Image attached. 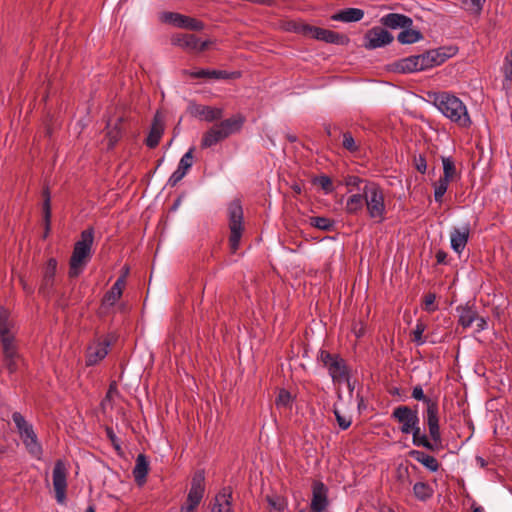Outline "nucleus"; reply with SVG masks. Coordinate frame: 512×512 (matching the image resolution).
<instances>
[{"label": "nucleus", "mask_w": 512, "mask_h": 512, "mask_svg": "<svg viewBox=\"0 0 512 512\" xmlns=\"http://www.w3.org/2000/svg\"><path fill=\"white\" fill-rule=\"evenodd\" d=\"M397 479L404 488H407L411 484L409 470L407 466L400 465L397 468Z\"/></svg>", "instance_id": "51"}, {"label": "nucleus", "mask_w": 512, "mask_h": 512, "mask_svg": "<svg viewBox=\"0 0 512 512\" xmlns=\"http://www.w3.org/2000/svg\"><path fill=\"white\" fill-rule=\"evenodd\" d=\"M310 226L325 232L335 231V221L323 216H312L309 218Z\"/></svg>", "instance_id": "37"}, {"label": "nucleus", "mask_w": 512, "mask_h": 512, "mask_svg": "<svg viewBox=\"0 0 512 512\" xmlns=\"http://www.w3.org/2000/svg\"><path fill=\"white\" fill-rule=\"evenodd\" d=\"M426 330V324L422 321H418L415 329L412 331L411 340L416 343V345H422L426 342V338L423 336L424 331Z\"/></svg>", "instance_id": "45"}, {"label": "nucleus", "mask_w": 512, "mask_h": 512, "mask_svg": "<svg viewBox=\"0 0 512 512\" xmlns=\"http://www.w3.org/2000/svg\"><path fill=\"white\" fill-rule=\"evenodd\" d=\"M0 341L2 344L3 354H17L15 345V337L11 331L0 333Z\"/></svg>", "instance_id": "39"}, {"label": "nucleus", "mask_w": 512, "mask_h": 512, "mask_svg": "<svg viewBox=\"0 0 512 512\" xmlns=\"http://www.w3.org/2000/svg\"><path fill=\"white\" fill-rule=\"evenodd\" d=\"M188 112L191 116L203 118L207 122H214L223 117V109L200 105L194 101L189 103Z\"/></svg>", "instance_id": "16"}, {"label": "nucleus", "mask_w": 512, "mask_h": 512, "mask_svg": "<svg viewBox=\"0 0 512 512\" xmlns=\"http://www.w3.org/2000/svg\"><path fill=\"white\" fill-rule=\"evenodd\" d=\"M365 204L364 192L362 194L351 195L346 202L345 211L348 214L355 215L362 211Z\"/></svg>", "instance_id": "35"}, {"label": "nucleus", "mask_w": 512, "mask_h": 512, "mask_svg": "<svg viewBox=\"0 0 512 512\" xmlns=\"http://www.w3.org/2000/svg\"><path fill=\"white\" fill-rule=\"evenodd\" d=\"M475 321L477 322V330L478 331H482V330L486 329L487 322L484 317H481L477 314V318L475 319Z\"/></svg>", "instance_id": "64"}, {"label": "nucleus", "mask_w": 512, "mask_h": 512, "mask_svg": "<svg viewBox=\"0 0 512 512\" xmlns=\"http://www.w3.org/2000/svg\"><path fill=\"white\" fill-rule=\"evenodd\" d=\"M19 357V354H3V367L8 370L10 374H13L17 371L18 365L16 363V359Z\"/></svg>", "instance_id": "50"}, {"label": "nucleus", "mask_w": 512, "mask_h": 512, "mask_svg": "<svg viewBox=\"0 0 512 512\" xmlns=\"http://www.w3.org/2000/svg\"><path fill=\"white\" fill-rule=\"evenodd\" d=\"M328 506V488L322 481H313L310 508H312L314 512H324Z\"/></svg>", "instance_id": "15"}, {"label": "nucleus", "mask_w": 512, "mask_h": 512, "mask_svg": "<svg viewBox=\"0 0 512 512\" xmlns=\"http://www.w3.org/2000/svg\"><path fill=\"white\" fill-rule=\"evenodd\" d=\"M334 415H335V418H336V421L339 425V427L342 429V430H346L348 429L350 426H351V419L350 418H346L345 416L341 415V413L339 412L338 409L334 408Z\"/></svg>", "instance_id": "56"}, {"label": "nucleus", "mask_w": 512, "mask_h": 512, "mask_svg": "<svg viewBox=\"0 0 512 512\" xmlns=\"http://www.w3.org/2000/svg\"><path fill=\"white\" fill-rule=\"evenodd\" d=\"M56 269L57 260L55 258H50L42 270V279L38 293L46 299H49L53 292Z\"/></svg>", "instance_id": "14"}, {"label": "nucleus", "mask_w": 512, "mask_h": 512, "mask_svg": "<svg viewBox=\"0 0 512 512\" xmlns=\"http://www.w3.org/2000/svg\"><path fill=\"white\" fill-rule=\"evenodd\" d=\"M132 473L138 486H142L146 483L147 475L149 473V461L145 454H139L137 456Z\"/></svg>", "instance_id": "26"}, {"label": "nucleus", "mask_w": 512, "mask_h": 512, "mask_svg": "<svg viewBox=\"0 0 512 512\" xmlns=\"http://www.w3.org/2000/svg\"><path fill=\"white\" fill-rule=\"evenodd\" d=\"M456 311L459 314L458 322L463 328L470 327L477 318V310L473 303L467 302L465 305H460L456 308Z\"/></svg>", "instance_id": "28"}, {"label": "nucleus", "mask_w": 512, "mask_h": 512, "mask_svg": "<svg viewBox=\"0 0 512 512\" xmlns=\"http://www.w3.org/2000/svg\"><path fill=\"white\" fill-rule=\"evenodd\" d=\"M193 152L194 148H190L180 159V162L178 164V167L176 171L171 175V177L168 179L167 184L170 187H175L187 174L189 169L193 165Z\"/></svg>", "instance_id": "19"}, {"label": "nucleus", "mask_w": 512, "mask_h": 512, "mask_svg": "<svg viewBox=\"0 0 512 512\" xmlns=\"http://www.w3.org/2000/svg\"><path fill=\"white\" fill-rule=\"evenodd\" d=\"M313 28L314 26L309 24L292 22L290 23L289 30H292L293 32L301 34L303 36L311 37L313 33Z\"/></svg>", "instance_id": "49"}, {"label": "nucleus", "mask_w": 512, "mask_h": 512, "mask_svg": "<svg viewBox=\"0 0 512 512\" xmlns=\"http://www.w3.org/2000/svg\"><path fill=\"white\" fill-rule=\"evenodd\" d=\"M342 146L349 152H356L359 149V147L356 145L355 140L350 132H345L343 134Z\"/></svg>", "instance_id": "53"}, {"label": "nucleus", "mask_w": 512, "mask_h": 512, "mask_svg": "<svg viewBox=\"0 0 512 512\" xmlns=\"http://www.w3.org/2000/svg\"><path fill=\"white\" fill-rule=\"evenodd\" d=\"M457 53L456 47H439L416 55L420 71H424L443 64L447 59Z\"/></svg>", "instance_id": "8"}, {"label": "nucleus", "mask_w": 512, "mask_h": 512, "mask_svg": "<svg viewBox=\"0 0 512 512\" xmlns=\"http://www.w3.org/2000/svg\"><path fill=\"white\" fill-rule=\"evenodd\" d=\"M12 420L15 423L19 433L22 432L25 428L32 426L25 420L24 416L20 412H14L12 414Z\"/></svg>", "instance_id": "54"}, {"label": "nucleus", "mask_w": 512, "mask_h": 512, "mask_svg": "<svg viewBox=\"0 0 512 512\" xmlns=\"http://www.w3.org/2000/svg\"><path fill=\"white\" fill-rule=\"evenodd\" d=\"M22 441L27 438H31L32 436L36 435V433L33 430V427L30 426L28 428H25L22 432L19 433Z\"/></svg>", "instance_id": "63"}, {"label": "nucleus", "mask_w": 512, "mask_h": 512, "mask_svg": "<svg viewBox=\"0 0 512 512\" xmlns=\"http://www.w3.org/2000/svg\"><path fill=\"white\" fill-rule=\"evenodd\" d=\"M53 487L57 502L63 503L66 499L67 469L65 463L61 459L55 462L53 468Z\"/></svg>", "instance_id": "13"}, {"label": "nucleus", "mask_w": 512, "mask_h": 512, "mask_svg": "<svg viewBox=\"0 0 512 512\" xmlns=\"http://www.w3.org/2000/svg\"><path fill=\"white\" fill-rule=\"evenodd\" d=\"M414 162H415V168L417 169V171L424 174L427 169V163H426L425 157L420 154L418 157H414Z\"/></svg>", "instance_id": "57"}, {"label": "nucleus", "mask_w": 512, "mask_h": 512, "mask_svg": "<svg viewBox=\"0 0 512 512\" xmlns=\"http://www.w3.org/2000/svg\"><path fill=\"white\" fill-rule=\"evenodd\" d=\"M391 417L401 424L400 431L403 434H412V442L417 447H423L429 451H438L442 446L441 431L439 430V440H429L427 435L422 433L420 428V418L418 416V405L410 407L400 405L394 408Z\"/></svg>", "instance_id": "1"}, {"label": "nucleus", "mask_w": 512, "mask_h": 512, "mask_svg": "<svg viewBox=\"0 0 512 512\" xmlns=\"http://www.w3.org/2000/svg\"><path fill=\"white\" fill-rule=\"evenodd\" d=\"M183 73L189 75L191 78H206V79H238L241 77V72L233 71L228 72L225 70H210V69H200L198 71H188L183 70Z\"/></svg>", "instance_id": "17"}, {"label": "nucleus", "mask_w": 512, "mask_h": 512, "mask_svg": "<svg viewBox=\"0 0 512 512\" xmlns=\"http://www.w3.org/2000/svg\"><path fill=\"white\" fill-rule=\"evenodd\" d=\"M423 39V34L419 30L412 29L411 27L403 28L398 36L397 40L401 44H413Z\"/></svg>", "instance_id": "36"}, {"label": "nucleus", "mask_w": 512, "mask_h": 512, "mask_svg": "<svg viewBox=\"0 0 512 512\" xmlns=\"http://www.w3.org/2000/svg\"><path fill=\"white\" fill-rule=\"evenodd\" d=\"M411 396L413 399L422 401L425 404L424 419L430 438L435 441L439 440V405L437 399L425 395L421 385L413 387Z\"/></svg>", "instance_id": "4"}, {"label": "nucleus", "mask_w": 512, "mask_h": 512, "mask_svg": "<svg viewBox=\"0 0 512 512\" xmlns=\"http://www.w3.org/2000/svg\"><path fill=\"white\" fill-rule=\"evenodd\" d=\"M389 70L401 74L418 72L420 71L418 58L416 55H411L409 57L399 59L389 65Z\"/></svg>", "instance_id": "23"}, {"label": "nucleus", "mask_w": 512, "mask_h": 512, "mask_svg": "<svg viewBox=\"0 0 512 512\" xmlns=\"http://www.w3.org/2000/svg\"><path fill=\"white\" fill-rule=\"evenodd\" d=\"M434 105L451 121L461 127H467L471 121L463 102L447 92L435 94Z\"/></svg>", "instance_id": "2"}, {"label": "nucleus", "mask_w": 512, "mask_h": 512, "mask_svg": "<svg viewBox=\"0 0 512 512\" xmlns=\"http://www.w3.org/2000/svg\"><path fill=\"white\" fill-rule=\"evenodd\" d=\"M364 47L368 50H373L393 42V35L386 29L376 26L369 29L364 35Z\"/></svg>", "instance_id": "12"}, {"label": "nucleus", "mask_w": 512, "mask_h": 512, "mask_svg": "<svg viewBox=\"0 0 512 512\" xmlns=\"http://www.w3.org/2000/svg\"><path fill=\"white\" fill-rule=\"evenodd\" d=\"M293 402L292 395L289 391L285 389H280L277 398L275 400V405L280 408H291Z\"/></svg>", "instance_id": "44"}, {"label": "nucleus", "mask_w": 512, "mask_h": 512, "mask_svg": "<svg viewBox=\"0 0 512 512\" xmlns=\"http://www.w3.org/2000/svg\"><path fill=\"white\" fill-rule=\"evenodd\" d=\"M93 241L94 229L92 227L81 232L80 240L74 244L73 252L69 261L68 276L70 278H76L81 274L91 256Z\"/></svg>", "instance_id": "3"}, {"label": "nucleus", "mask_w": 512, "mask_h": 512, "mask_svg": "<svg viewBox=\"0 0 512 512\" xmlns=\"http://www.w3.org/2000/svg\"><path fill=\"white\" fill-rule=\"evenodd\" d=\"M486 0H462L465 9L472 14L480 15Z\"/></svg>", "instance_id": "46"}, {"label": "nucleus", "mask_w": 512, "mask_h": 512, "mask_svg": "<svg viewBox=\"0 0 512 512\" xmlns=\"http://www.w3.org/2000/svg\"><path fill=\"white\" fill-rule=\"evenodd\" d=\"M228 138L220 123L214 124L204 134L201 140L202 148H210Z\"/></svg>", "instance_id": "20"}, {"label": "nucleus", "mask_w": 512, "mask_h": 512, "mask_svg": "<svg viewBox=\"0 0 512 512\" xmlns=\"http://www.w3.org/2000/svg\"><path fill=\"white\" fill-rule=\"evenodd\" d=\"M313 184L319 185L326 194L334 191L332 180L327 175H320L315 177L313 179Z\"/></svg>", "instance_id": "47"}, {"label": "nucleus", "mask_w": 512, "mask_h": 512, "mask_svg": "<svg viewBox=\"0 0 512 512\" xmlns=\"http://www.w3.org/2000/svg\"><path fill=\"white\" fill-rule=\"evenodd\" d=\"M171 43L186 50L194 51L197 49L199 39L193 34H176L172 36Z\"/></svg>", "instance_id": "34"}, {"label": "nucleus", "mask_w": 512, "mask_h": 512, "mask_svg": "<svg viewBox=\"0 0 512 512\" xmlns=\"http://www.w3.org/2000/svg\"><path fill=\"white\" fill-rule=\"evenodd\" d=\"M313 28L314 26L309 24L292 22L290 23L289 30H292L293 32L301 34L303 36L311 37L313 33Z\"/></svg>", "instance_id": "48"}, {"label": "nucleus", "mask_w": 512, "mask_h": 512, "mask_svg": "<svg viewBox=\"0 0 512 512\" xmlns=\"http://www.w3.org/2000/svg\"><path fill=\"white\" fill-rule=\"evenodd\" d=\"M42 198H43V220L45 225V233L44 237L50 232L51 227V194L48 186H45L42 190Z\"/></svg>", "instance_id": "33"}, {"label": "nucleus", "mask_w": 512, "mask_h": 512, "mask_svg": "<svg viewBox=\"0 0 512 512\" xmlns=\"http://www.w3.org/2000/svg\"><path fill=\"white\" fill-rule=\"evenodd\" d=\"M125 118L123 116L118 117L114 123L110 121L107 123L106 139L108 140L107 149L111 150L120 141L123 135V123Z\"/></svg>", "instance_id": "21"}, {"label": "nucleus", "mask_w": 512, "mask_h": 512, "mask_svg": "<svg viewBox=\"0 0 512 512\" xmlns=\"http://www.w3.org/2000/svg\"><path fill=\"white\" fill-rule=\"evenodd\" d=\"M311 38L336 45H347L350 39L347 35L329 29L314 26Z\"/></svg>", "instance_id": "18"}, {"label": "nucleus", "mask_w": 512, "mask_h": 512, "mask_svg": "<svg viewBox=\"0 0 512 512\" xmlns=\"http://www.w3.org/2000/svg\"><path fill=\"white\" fill-rule=\"evenodd\" d=\"M106 435L116 450H120L119 440L111 427H106Z\"/></svg>", "instance_id": "58"}, {"label": "nucleus", "mask_w": 512, "mask_h": 512, "mask_svg": "<svg viewBox=\"0 0 512 512\" xmlns=\"http://www.w3.org/2000/svg\"><path fill=\"white\" fill-rule=\"evenodd\" d=\"M266 500H267L268 504H269L272 508H274V509H276V510H278V511H281V510H283V509H284V505H283V503L279 502L277 499H274V498H273V497H271V496H267V497H266Z\"/></svg>", "instance_id": "61"}, {"label": "nucleus", "mask_w": 512, "mask_h": 512, "mask_svg": "<svg viewBox=\"0 0 512 512\" xmlns=\"http://www.w3.org/2000/svg\"><path fill=\"white\" fill-rule=\"evenodd\" d=\"M10 328L9 312L4 307H0V333L10 331Z\"/></svg>", "instance_id": "52"}, {"label": "nucleus", "mask_w": 512, "mask_h": 512, "mask_svg": "<svg viewBox=\"0 0 512 512\" xmlns=\"http://www.w3.org/2000/svg\"><path fill=\"white\" fill-rule=\"evenodd\" d=\"M436 295L434 293H428L425 295L423 300V309L427 312H433L437 309L435 306Z\"/></svg>", "instance_id": "55"}, {"label": "nucleus", "mask_w": 512, "mask_h": 512, "mask_svg": "<svg viewBox=\"0 0 512 512\" xmlns=\"http://www.w3.org/2000/svg\"><path fill=\"white\" fill-rule=\"evenodd\" d=\"M380 23L390 29L412 27L413 20L409 16L399 13H389L380 19Z\"/></svg>", "instance_id": "22"}, {"label": "nucleus", "mask_w": 512, "mask_h": 512, "mask_svg": "<svg viewBox=\"0 0 512 512\" xmlns=\"http://www.w3.org/2000/svg\"><path fill=\"white\" fill-rule=\"evenodd\" d=\"M365 205L370 218L377 223L385 220L386 207L382 188L376 183H367L364 187Z\"/></svg>", "instance_id": "5"}, {"label": "nucleus", "mask_w": 512, "mask_h": 512, "mask_svg": "<svg viewBox=\"0 0 512 512\" xmlns=\"http://www.w3.org/2000/svg\"><path fill=\"white\" fill-rule=\"evenodd\" d=\"M364 17V11L359 8H345L343 10H340L339 12L333 14L331 16V19L334 21H341V22H358L362 20Z\"/></svg>", "instance_id": "29"}, {"label": "nucleus", "mask_w": 512, "mask_h": 512, "mask_svg": "<svg viewBox=\"0 0 512 512\" xmlns=\"http://www.w3.org/2000/svg\"><path fill=\"white\" fill-rule=\"evenodd\" d=\"M443 163V178L452 181L456 176L455 163L451 157H442Z\"/></svg>", "instance_id": "42"}, {"label": "nucleus", "mask_w": 512, "mask_h": 512, "mask_svg": "<svg viewBox=\"0 0 512 512\" xmlns=\"http://www.w3.org/2000/svg\"><path fill=\"white\" fill-rule=\"evenodd\" d=\"M116 340V335L109 333L103 338H99L91 345H89L86 353V365L93 366L103 360L108 354L109 347L113 345Z\"/></svg>", "instance_id": "10"}, {"label": "nucleus", "mask_w": 512, "mask_h": 512, "mask_svg": "<svg viewBox=\"0 0 512 512\" xmlns=\"http://www.w3.org/2000/svg\"><path fill=\"white\" fill-rule=\"evenodd\" d=\"M318 361L328 369L333 382H342L349 378V368L346 361L339 354H332L326 350H320Z\"/></svg>", "instance_id": "7"}, {"label": "nucleus", "mask_w": 512, "mask_h": 512, "mask_svg": "<svg viewBox=\"0 0 512 512\" xmlns=\"http://www.w3.org/2000/svg\"><path fill=\"white\" fill-rule=\"evenodd\" d=\"M126 286V274H122L111 289L107 291L102 299V305L114 306L115 303L121 298L123 290Z\"/></svg>", "instance_id": "24"}, {"label": "nucleus", "mask_w": 512, "mask_h": 512, "mask_svg": "<svg viewBox=\"0 0 512 512\" xmlns=\"http://www.w3.org/2000/svg\"><path fill=\"white\" fill-rule=\"evenodd\" d=\"M245 121V116L239 113L233 115L228 119L222 120L219 123L222 126L223 130L227 133V136L229 137L232 134L240 132Z\"/></svg>", "instance_id": "31"}, {"label": "nucleus", "mask_w": 512, "mask_h": 512, "mask_svg": "<svg viewBox=\"0 0 512 512\" xmlns=\"http://www.w3.org/2000/svg\"><path fill=\"white\" fill-rule=\"evenodd\" d=\"M435 257H436L437 264H446L447 263V261H446L447 253L445 251L438 250L436 252Z\"/></svg>", "instance_id": "62"}, {"label": "nucleus", "mask_w": 512, "mask_h": 512, "mask_svg": "<svg viewBox=\"0 0 512 512\" xmlns=\"http://www.w3.org/2000/svg\"><path fill=\"white\" fill-rule=\"evenodd\" d=\"M408 456L424 465L431 472H436L440 467L438 460L434 456L428 455L423 451L411 450L408 452Z\"/></svg>", "instance_id": "30"}, {"label": "nucleus", "mask_w": 512, "mask_h": 512, "mask_svg": "<svg viewBox=\"0 0 512 512\" xmlns=\"http://www.w3.org/2000/svg\"><path fill=\"white\" fill-rule=\"evenodd\" d=\"M23 444L25 445L29 454H31L33 457L37 459L41 458L43 449L41 444L38 442L37 435H34L31 438L24 439Z\"/></svg>", "instance_id": "41"}, {"label": "nucleus", "mask_w": 512, "mask_h": 512, "mask_svg": "<svg viewBox=\"0 0 512 512\" xmlns=\"http://www.w3.org/2000/svg\"><path fill=\"white\" fill-rule=\"evenodd\" d=\"M469 237V228H454L451 232V247L457 253L462 252L465 248Z\"/></svg>", "instance_id": "32"}, {"label": "nucleus", "mask_w": 512, "mask_h": 512, "mask_svg": "<svg viewBox=\"0 0 512 512\" xmlns=\"http://www.w3.org/2000/svg\"><path fill=\"white\" fill-rule=\"evenodd\" d=\"M162 20L163 22L169 23L175 27L191 31H201L205 27V24L202 21L176 12H165L162 15Z\"/></svg>", "instance_id": "11"}, {"label": "nucleus", "mask_w": 512, "mask_h": 512, "mask_svg": "<svg viewBox=\"0 0 512 512\" xmlns=\"http://www.w3.org/2000/svg\"><path fill=\"white\" fill-rule=\"evenodd\" d=\"M449 183H450V180L440 177V179L434 184V186H435L434 198H435L436 202L441 203L443 201V196L448 189Z\"/></svg>", "instance_id": "43"}, {"label": "nucleus", "mask_w": 512, "mask_h": 512, "mask_svg": "<svg viewBox=\"0 0 512 512\" xmlns=\"http://www.w3.org/2000/svg\"><path fill=\"white\" fill-rule=\"evenodd\" d=\"M205 492V472L197 470L191 480V487L187 496L185 505L181 507V512H194L200 504Z\"/></svg>", "instance_id": "9"}, {"label": "nucleus", "mask_w": 512, "mask_h": 512, "mask_svg": "<svg viewBox=\"0 0 512 512\" xmlns=\"http://www.w3.org/2000/svg\"><path fill=\"white\" fill-rule=\"evenodd\" d=\"M413 492L417 499L426 501L433 495V489L426 482H417L413 486Z\"/></svg>", "instance_id": "40"}, {"label": "nucleus", "mask_w": 512, "mask_h": 512, "mask_svg": "<svg viewBox=\"0 0 512 512\" xmlns=\"http://www.w3.org/2000/svg\"><path fill=\"white\" fill-rule=\"evenodd\" d=\"M117 392H118V390H117V384H116V382H115V381H113V382H112V383H110V385H109V388H108V391H107V393H106V396H105V398H104V399H103V401H102V405H103L106 401H110V400H111V398H112V395H113L114 393H117Z\"/></svg>", "instance_id": "60"}, {"label": "nucleus", "mask_w": 512, "mask_h": 512, "mask_svg": "<svg viewBox=\"0 0 512 512\" xmlns=\"http://www.w3.org/2000/svg\"><path fill=\"white\" fill-rule=\"evenodd\" d=\"M163 133L164 123L160 119L159 113H156L153 118L149 134L145 139V144L147 145V147L151 149L156 148L159 145Z\"/></svg>", "instance_id": "25"}, {"label": "nucleus", "mask_w": 512, "mask_h": 512, "mask_svg": "<svg viewBox=\"0 0 512 512\" xmlns=\"http://www.w3.org/2000/svg\"><path fill=\"white\" fill-rule=\"evenodd\" d=\"M363 180L356 175H348L345 177V185L347 187H359Z\"/></svg>", "instance_id": "59"}, {"label": "nucleus", "mask_w": 512, "mask_h": 512, "mask_svg": "<svg viewBox=\"0 0 512 512\" xmlns=\"http://www.w3.org/2000/svg\"><path fill=\"white\" fill-rule=\"evenodd\" d=\"M229 220V247L231 253H236L240 246V240L244 231L243 208L239 199L231 201L228 205Z\"/></svg>", "instance_id": "6"}, {"label": "nucleus", "mask_w": 512, "mask_h": 512, "mask_svg": "<svg viewBox=\"0 0 512 512\" xmlns=\"http://www.w3.org/2000/svg\"><path fill=\"white\" fill-rule=\"evenodd\" d=\"M232 488L230 486L222 488L215 497V504L212 512H232L231 508Z\"/></svg>", "instance_id": "27"}, {"label": "nucleus", "mask_w": 512, "mask_h": 512, "mask_svg": "<svg viewBox=\"0 0 512 512\" xmlns=\"http://www.w3.org/2000/svg\"><path fill=\"white\" fill-rule=\"evenodd\" d=\"M503 73V88L506 90L507 93H512V50L505 57Z\"/></svg>", "instance_id": "38"}]
</instances>
